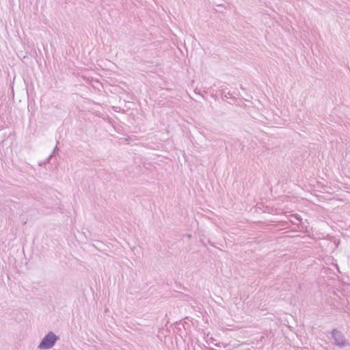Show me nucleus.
<instances>
[{"mask_svg":"<svg viewBox=\"0 0 350 350\" xmlns=\"http://www.w3.org/2000/svg\"><path fill=\"white\" fill-rule=\"evenodd\" d=\"M191 236V234L187 235V237L190 238Z\"/></svg>","mask_w":350,"mask_h":350,"instance_id":"obj_4","label":"nucleus"},{"mask_svg":"<svg viewBox=\"0 0 350 350\" xmlns=\"http://www.w3.org/2000/svg\"><path fill=\"white\" fill-rule=\"evenodd\" d=\"M58 151H59V148H57V146H56L55 147V148H54L52 154H51V155L49 156V157L48 158V161H49V160L51 159V157H52L53 155H55V154H56V152H58Z\"/></svg>","mask_w":350,"mask_h":350,"instance_id":"obj_3","label":"nucleus"},{"mask_svg":"<svg viewBox=\"0 0 350 350\" xmlns=\"http://www.w3.org/2000/svg\"><path fill=\"white\" fill-rule=\"evenodd\" d=\"M59 339L53 332H49L42 339L38 348L40 349H50L54 347L57 341Z\"/></svg>","mask_w":350,"mask_h":350,"instance_id":"obj_1","label":"nucleus"},{"mask_svg":"<svg viewBox=\"0 0 350 350\" xmlns=\"http://www.w3.org/2000/svg\"><path fill=\"white\" fill-rule=\"evenodd\" d=\"M332 338L334 340V344L339 347H344L349 345V342L345 339L344 334L337 329H332Z\"/></svg>","mask_w":350,"mask_h":350,"instance_id":"obj_2","label":"nucleus"}]
</instances>
